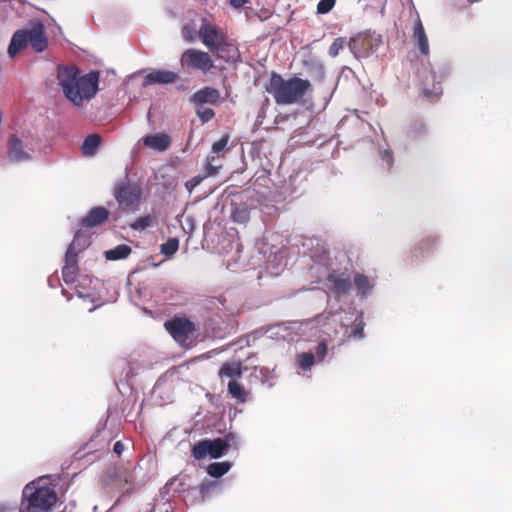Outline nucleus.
I'll use <instances>...</instances> for the list:
<instances>
[{
  "label": "nucleus",
  "mask_w": 512,
  "mask_h": 512,
  "mask_svg": "<svg viewBox=\"0 0 512 512\" xmlns=\"http://www.w3.org/2000/svg\"><path fill=\"white\" fill-rule=\"evenodd\" d=\"M99 72L91 71L80 75L75 66H59L57 80L65 97L75 106H83L85 101H90L98 92Z\"/></svg>",
  "instance_id": "f257e3e1"
},
{
  "label": "nucleus",
  "mask_w": 512,
  "mask_h": 512,
  "mask_svg": "<svg viewBox=\"0 0 512 512\" xmlns=\"http://www.w3.org/2000/svg\"><path fill=\"white\" fill-rule=\"evenodd\" d=\"M265 89L273 96L278 105H291L300 103L307 92L312 90V86L307 79L296 76L284 79L281 75L273 72Z\"/></svg>",
  "instance_id": "f03ea898"
},
{
  "label": "nucleus",
  "mask_w": 512,
  "mask_h": 512,
  "mask_svg": "<svg viewBox=\"0 0 512 512\" xmlns=\"http://www.w3.org/2000/svg\"><path fill=\"white\" fill-rule=\"evenodd\" d=\"M199 38L210 52L216 54L217 59L234 62L239 57L238 49L229 42L226 33L206 19L202 20L199 28Z\"/></svg>",
  "instance_id": "7ed1b4c3"
},
{
  "label": "nucleus",
  "mask_w": 512,
  "mask_h": 512,
  "mask_svg": "<svg viewBox=\"0 0 512 512\" xmlns=\"http://www.w3.org/2000/svg\"><path fill=\"white\" fill-rule=\"evenodd\" d=\"M57 499L52 486L41 480L30 482L23 490V503L26 504L22 512H48L55 506Z\"/></svg>",
  "instance_id": "20e7f679"
},
{
  "label": "nucleus",
  "mask_w": 512,
  "mask_h": 512,
  "mask_svg": "<svg viewBox=\"0 0 512 512\" xmlns=\"http://www.w3.org/2000/svg\"><path fill=\"white\" fill-rule=\"evenodd\" d=\"M30 45L35 52H43L48 47V38L42 23L37 22L29 29L17 30L10 41L8 54L16 56L20 51Z\"/></svg>",
  "instance_id": "39448f33"
},
{
  "label": "nucleus",
  "mask_w": 512,
  "mask_h": 512,
  "mask_svg": "<svg viewBox=\"0 0 512 512\" xmlns=\"http://www.w3.org/2000/svg\"><path fill=\"white\" fill-rule=\"evenodd\" d=\"M164 328L181 347H193L197 338L196 324L185 316H175L164 323Z\"/></svg>",
  "instance_id": "423d86ee"
},
{
  "label": "nucleus",
  "mask_w": 512,
  "mask_h": 512,
  "mask_svg": "<svg viewBox=\"0 0 512 512\" xmlns=\"http://www.w3.org/2000/svg\"><path fill=\"white\" fill-rule=\"evenodd\" d=\"M180 65L183 69L197 70L204 74L215 68L211 55L208 52L195 48H189L182 53Z\"/></svg>",
  "instance_id": "0eeeda50"
},
{
  "label": "nucleus",
  "mask_w": 512,
  "mask_h": 512,
  "mask_svg": "<svg viewBox=\"0 0 512 512\" xmlns=\"http://www.w3.org/2000/svg\"><path fill=\"white\" fill-rule=\"evenodd\" d=\"M229 443L226 439L216 438L213 440L205 439L196 443L192 448V456L201 460L206 456H210L212 458H220L225 451L228 449Z\"/></svg>",
  "instance_id": "6e6552de"
},
{
  "label": "nucleus",
  "mask_w": 512,
  "mask_h": 512,
  "mask_svg": "<svg viewBox=\"0 0 512 512\" xmlns=\"http://www.w3.org/2000/svg\"><path fill=\"white\" fill-rule=\"evenodd\" d=\"M141 196V188L128 180L120 181L114 189V197L118 204L127 208L138 205Z\"/></svg>",
  "instance_id": "1a4fd4ad"
},
{
  "label": "nucleus",
  "mask_w": 512,
  "mask_h": 512,
  "mask_svg": "<svg viewBox=\"0 0 512 512\" xmlns=\"http://www.w3.org/2000/svg\"><path fill=\"white\" fill-rule=\"evenodd\" d=\"M381 40L370 34H359L352 37L348 42V47L353 55L357 58H366L372 54L379 46Z\"/></svg>",
  "instance_id": "9d476101"
},
{
  "label": "nucleus",
  "mask_w": 512,
  "mask_h": 512,
  "mask_svg": "<svg viewBox=\"0 0 512 512\" xmlns=\"http://www.w3.org/2000/svg\"><path fill=\"white\" fill-rule=\"evenodd\" d=\"M330 290L336 298L346 295L352 288L351 277L346 272L331 270L327 274Z\"/></svg>",
  "instance_id": "9b49d317"
},
{
  "label": "nucleus",
  "mask_w": 512,
  "mask_h": 512,
  "mask_svg": "<svg viewBox=\"0 0 512 512\" xmlns=\"http://www.w3.org/2000/svg\"><path fill=\"white\" fill-rule=\"evenodd\" d=\"M178 75L170 70H153L148 73L143 80V86L154 84H169L177 80Z\"/></svg>",
  "instance_id": "f8f14e48"
},
{
  "label": "nucleus",
  "mask_w": 512,
  "mask_h": 512,
  "mask_svg": "<svg viewBox=\"0 0 512 512\" xmlns=\"http://www.w3.org/2000/svg\"><path fill=\"white\" fill-rule=\"evenodd\" d=\"M8 157L14 162L30 159L29 153L24 150L22 140L15 134L11 135L8 139Z\"/></svg>",
  "instance_id": "ddd939ff"
},
{
  "label": "nucleus",
  "mask_w": 512,
  "mask_h": 512,
  "mask_svg": "<svg viewBox=\"0 0 512 512\" xmlns=\"http://www.w3.org/2000/svg\"><path fill=\"white\" fill-rule=\"evenodd\" d=\"M144 146L153 149L155 151L163 152L166 151L171 145V138L166 133H157L146 135L142 138Z\"/></svg>",
  "instance_id": "4468645a"
},
{
  "label": "nucleus",
  "mask_w": 512,
  "mask_h": 512,
  "mask_svg": "<svg viewBox=\"0 0 512 512\" xmlns=\"http://www.w3.org/2000/svg\"><path fill=\"white\" fill-rule=\"evenodd\" d=\"M220 99V93L216 88L204 87L196 91L191 100L196 106H203L204 104H216Z\"/></svg>",
  "instance_id": "2eb2a0df"
},
{
  "label": "nucleus",
  "mask_w": 512,
  "mask_h": 512,
  "mask_svg": "<svg viewBox=\"0 0 512 512\" xmlns=\"http://www.w3.org/2000/svg\"><path fill=\"white\" fill-rule=\"evenodd\" d=\"M108 217L109 211L102 206H97L92 208L81 222L83 226L93 228L103 224Z\"/></svg>",
  "instance_id": "dca6fc26"
},
{
  "label": "nucleus",
  "mask_w": 512,
  "mask_h": 512,
  "mask_svg": "<svg viewBox=\"0 0 512 512\" xmlns=\"http://www.w3.org/2000/svg\"><path fill=\"white\" fill-rule=\"evenodd\" d=\"M413 40L416 43L420 53L424 56L429 55V43L423 24L418 17L413 27Z\"/></svg>",
  "instance_id": "f3484780"
},
{
  "label": "nucleus",
  "mask_w": 512,
  "mask_h": 512,
  "mask_svg": "<svg viewBox=\"0 0 512 512\" xmlns=\"http://www.w3.org/2000/svg\"><path fill=\"white\" fill-rule=\"evenodd\" d=\"M101 136L99 134L88 135L82 144L81 150L83 155L91 157L95 155L97 149L101 144Z\"/></svg>",
  "instance_id": "a211bd4d"
},
{
  "label": "nucleus",
  "mask_w": 512,
  "mask_h": 512,
  "mask_svg": "<svg viewBox=\"0 0 512 512\" xmlns=\"http://www.w3.org/2000/svg\"><path fill=\"white\" fill-rule=\"evenodd\" d=\"M426 133V126L421 119L413 118L406 126V135L410 139H417Z\"/></svg>",
  "instance_id": "6ab92c4d"
},
{
  "label": "nucleus",
  "mask_w": 512,
  "mask_h": 512,
  "mask_svg": "<svg viewBox=\"0 0 512 512\" xmlns=\"http://www.w3.org/2000/svg\"><path fill=\"white\" fill-rule=\"evenodd\" d=\"M242 372L243 368L240 362H225L219 370V377H240Z\"/></svg>",
  "instance_id": "aec40b11"
},
{
  "label": "nucleus",
  "mask_w": 512,
  "mask_h": 512,
  "mask_svg": "<svg viewBox=\"0 0 512 512\" xmlns=\"http://www.w3.org/2000/svg\"><path fill=\"white\" fill-rule=\"evenodd\" d=\"M131 247L125 244L116 246L115 248L105 252V257L108 260L125 259L131 253Z\"/></svg>",
  "instance_id": "412c9836"
},
{
  "label": "nucleus",
  "mask_w": 512,
  "mask_h": 512,
  "mask_svg": "<svg viewBox=\"0 0 512 512\" xmlns=\"http://www.w3.org/2000/svg\"><path fill=\"white\" fill-rule=\"evenodd\" d=\"M231 468V463L228 461L214 462L208 465L207 472L214 478H219L226 474Z\"/></svg>",
  "instance_id": "4be33fe9"
},
{
  "label": "nucleus",
  "mask_w": 512,
  "mask_h": 512,
  "mask_svg": "<svg viewBox=\"0 0 512 512\" xmlns=\"http://www.w3.org/2000/svg\"><path fill=\"white\" fill-rule=\"evenodd\" d=\"M231 218L236 223H246L250 219L249 209L245 205L235 206Z\"/></svg>",
  "instance_id": "5701e85b"
},
{
  "label": "nucleus",
  "mask_w": 512,
  "mask_h": 512,
  "mask_svg": "<svg viewBox=\"0 0 512 512\" xmlns=\"http://www.w3.org/2000/svg\"><path fill=\"white\" fill-rule=\"evenodd\" d=\"M354 285L356 286L358 292L362 295H366L372 288L369 278L366 275L360 273H357L354 276Z\"/></svg>",
  "instance_id": "b1692460"
},
{
  "label": "nucleus",
  "mask_w": 512,
  "mask_h": 512,
  "mask_svg": "<svg viewBox=\"0 0 512 512\" xmlns=\"http://www.w3.org/2000/svg\"><path fill=\"white\" fill-rule=\"evenodd\" d=\"M78 255L79 250L76 249V241L70 243L65 253L64 265L78 266Z\"/></svg>",
  "instance_id": "393cba45"
},
{
  "label": "nucleus",
  "mask_w": 512,
  "mask_h": 512,
  "mask_svg": "<svg viewBox=\"0 0 512 512\" xmlns=\"http://www.w3.org/2000/svg\"><path fill=\"white\" fill-rule=\"evenodd\" d=\"M228 391L229 393L237 400L244 402L246 401L247 394L245 389L236 381H230L228 383Z\"/></svg>",
  "instance_id": "a878e982"
},
{
  "label": "nucleus",
  "mask_w": 512,
  "mask_h": 512,
  "mask_svg": "<svg viewBox=\"0 0 512 512\" xmlns=\"http://www.w3.org/2000/svg\"><path fill=\"white\" fill-rule=\"evenodd\" d=\"M181 34L185 41L194 42L199 37V30H196L194 23H186L181 29Z\"/></svg>",
  "instance_id": "bb28decb"
},
{
  "label": "nucleus",
  "mask_w": 512,
  "mask_h": 512,
  "mask_svg": "<svg viewBox=\"0 0 512 512\" xmlns=\"http://www.w3.org/2000/svg\"><path fill=\"white\" fill-rule=\"evenodd\" d=\"M228 142H229V135L226 134L223 137H221L218 141L213 143L212 153L215 154V156L218 158L224 157Z\"/></svg>",
  "instance_id": "cd10ccee"
},
{
  "label": "nucleus",
  "mask_w": 512,
  "mask_h": 512,
  "mask_svg": "<svg viewBox=\"0 0 512 512\" xmlns=\"http://www.w3.org/2000/svg\"><path fill=\"white\" fill-rule=\"evenodd\" d=\"M178 249H179V240L177 238H169L160 247L161 253L166 256L174 255L178 251Z\"/></svg>",
  "instance_id": "c85d7f7f"
},
{
  "label": "nucleus",
  "mask_w": 512,
  "mask_h": 512,
  "mask_svg": "<svg viewBox=\"0 0 512 512\" xmlns=\"http://www.w3.org/2000/svg\"><path fill=\"white\" fill-rule=\"evenodd\" d=\"M297 363L302 370H309L315 363V356L313 353H301L297 356Z\"/></svg>",
  "instance_id": "c756f323"
},
{
  "label": "nucleus",
  "mask_w": 512,
  "mask_h": 512,
  "mask_svg": "<svg viewBox=\"0 0 512 512\" xmlns=\"http://www.w3.org/2000/svg\"><path fill=\"white\" fill-rule=\"evenodd\" d=\"M79 272L78 266L64 265L62 268V278L66 284H72L76 280V276Z\"/></svg>",
  "instance_id": "7c9ffc66"
},
{
  "label": "nucleus",
  "mask_w": 512,
  "mask_h": 512,
  "mask_svg": "<svg viewBox=\"0 0 512 512\" xmlns=\"http://www.w3.org/2000/svg\"><path fill=\"white\" fill-rule=\"evenodd\" d=\"M154 216L146 215L137 218L133 223L130 224V227L134 230H144L153 225Z\"/></svg>",
  "instance_id": "2f4dec72"
},
{
  "label": "nucleus",
  "mask_w": 512,
  "mask_h": 512,
  "mask_svg": "<svg viewBox=\"0 0 512 512\" xmlns=\"http://www.w3.org/2000/svg\"><path fill=\"white\" fill-rule=\"evenodd\" d=\"M217 158L218 157H216L215 155H210L207 157L206 164H205V176L206 177L214 176L218 173V170L221 167V164L215 163Z\"/></svg>",
  "instance_id": "473e14b6"
},
{
  "label": "nucleus",
  "mask_w": 512,
  "mask_h": 512,
  "mask_svg": "<svg viewBox=\"0 0 512 512\" xmlns=\"http://www.w3.org/2000/svg\"><path fill=\"white\" fill-rule=\"evenodd\" d=\"M196 114L201 119L202 123H207L215 117L213 109L204 108L203 106H196Z\"/></svg>",
  "instance_id": "72a5a7b5"
},
{
  "label": "nucleus",
  "mask_w": 512,
  "mask_h": 512,
  "mask_svg": "<svg viewBox=\"0 0 512 512\" xmlns=\"http://www.w3.org/2000/svg\"><path fill=\"white\" fill-rule=\"evenodd\" d=\"M345 43H346L345 38H342V37L336 38L329 47V51H328L329 55L331 57L338 56L340 50H342L344 48Z\"/></svg>",
  "instance_id": "f704fd0d"
},
{
  "label": "nucleus",
  "mask_w": 512,
  "mask_h": 512,
  "mask_svg": "<svg viewBox=\"0 0 512 512\" xmlns=\"http://www.w3.org/2000/svg\"><path fill=\"white\" fill-rule=\"evenodd\" d=\"M335 4L336 0H320L317 4V13L327 14L334 8Z\"/></svg>",
  "instance_id": "c9c22d12"
},
{
  "label": "nucleus",
  "mask_w": 512,
  "mask_h": 512,
  "mask_svg": "<svg viewBox=\"0 0 512 512\" xmlns=\"http://www.w3.org/2000/svg\"><path fill=\"white\" fill-rule=\"evenodd\" d=\"M76 241V249L79 250V253L88 246V240L87 238L82 235L80 232H77L72 240L71 243H74Z\"/></svg>",
  "instance_id": "e433bc0d"
},
{
  "label": "nucleus",
  "mask_w": 512,
  "mask_h": 512,
  "mask_svg": "<svg viewBox=\"0 0 512 512\" xmlns=\"http://www.w3.org/2000/svg\"><path fill=\"white\" fill-rule=\"evenodd\" d=\"M76 241V249L79 250V253L88 246V240L87 238L82 235L80 232H77L72 240L71 243H74Z\"/></svg>",
  "instance_id": "4c0bfd02"
},
{
  "label": "nucleus",
  "mask_w": 512,
  "mask_h": 512,
  "mask_svg": "<svg viewBox=\"0 0 512 512\" xmlns=\"http://www.w3.org/2000/svg\"><path fill=\"white\" fill-rule=\"evenodd\" d=\"M205 178H206L205 174L204 175H197V176L191 178L190 180H188L185 183L186 189L189 192H192Z\"/></svg>",
  "instance_id": "58836bf2"
},
{
  "label": "nucleus",
  "mask_w": 512,
  "mask_h": 512,
  "mask_svg": "<svg viewBox=\"0 0 512 512\" xmlns=\"http://www.w3.org/2000/svg\"><path fill=\"white\" fill-rule=\"evenodd\" d=\"M328 352V347L325 342H320L316 347L315 357H317L318 361H322Z\"/></svg>",
  "instance_id": "ea45409f"
},
{
  "label": "nucleus",
  "mask_w": 512,
  "mask_h": 512,
  "mask_svg": "<svg viewBox=\"0 0 512 512\" xmlns=\"http://www.w3.org/2000/svg\"><path fill=\"white\" fill-rule=\"evenodd\" d=\"M382 160L387 163L388 168H391L393 165V153L390 150H385L382 153Z\"/></svg>",
  "instance_id": "a19ab883"
},
{
  "label": "nucleus",
  "mask_w": 512,
  "mask_h": 512,
  "mask_svg": "<svg viewBox=\"0 0 512 512\" xmlns=\"http://www.w3.org/2000/svg\"><path fill=\"white\" fill-rule=\"evenodd\" d=\"M113 451L115 454L120 456L122 454V452L124 451V444L121 441H117L114 444Z\"/></svg>",
  "instance_id": "79ce46f5"
},
{
  "label": "nucleus",
  "mask_w": 512,
  "mask_h": 512,
  "mask_svg": "<svg viewBox=\"0 0 512 512\" xmlns=\"http://www.w3.org/2000/svg\"><path fill=\"white\" fill-rule=\"evenodd\" d=\"M449 74V68L446 66H443L439 68V80L438 83H440L447 75Z\"/></svg>",
  "instance_id": "37998d69"
},
{
  "label": "nucleus",
  "mask_w": 512,
  "mask_h": 512,
  "mask_svg": "<svg viewBox=\"0 0 512 512\" xmlns=\"http://www.w3.org/2000/svg\"><path fill=\"white\" fill-rule=\"evenodd\" d=\"M248 2L249 0H230V4L237 9L243 7Z\"/></svg>",
  "instance_id": "c03bdc74"
},
{
  "label": "nucleus",
  "mask_w": 512,
  "mask_h": 512,
  "mask_svg": "<svg viewBox=\"0 0 512 512\" xmlns=\"http://www.w3.org/2000/svg\"><path fill=\"white\" fill-rule=\"evenodd\" d=\"M436 240H437V239H436L435 237H433V238H431V239H430V238L423 239V240H421V241H420V243H419V248H420V249H425V248H427V243H432V244H434V243L436 242Z\"/></svg>",
  "instance_id": "a18cd8bd"
},
{
  "label": "nucleus",
  "mask_w": 512,
  "mask_h": 512,
  "mask_svg": "<svg viewBox=\"0 0 512 512\" xmlns=\"http://www.w3.org/2000/svg\"><path fill=\"white\" fill-rule=\"evenodd\" d=\"M353 335L354 336H358V337H362L363 336V327H356L353 330Z\"/></svg>",
  "instance_id": "49530a36"
},
{
  "label": "nucleus",
  "mask_w": 512,
  "mask_h": 512,
  "mask_svg": "<svg viewBox=\"0 0 512 512\" xmlns=\"http://www.w3.org/2000/svg\"><path fill=\"white\" fill-rule=\"evenodd\" d=\"M434 89H435V91H436V92H435V94H436V95H438V94H441V93H442V91H441V87H439V88L434 87Z\"/></svg>",
  "instance_id": "de8ad7c7"
},
{
  "label": "nucleus",
  "mask_w": 512,
  "mask_h": 512,
  "mask_svg": "<svg viewBox=\"0 0 512 512\" xmlns=\"http://www.w3.org/2000/svg\"><path fill=\"white\" fill-rule=\"evenodd\" d=\"M430 94H431V92H430L429 90H425V91H424V95H425L426 97H430Z\"/></svg>",
  "instance_id": "09e8293b"
},
{
  "label": "nucleus",
  "mask_w": 512,
  "mask_h": 512,
  "mask_svg": "<svg viewBox=\"0 0 512 512\" xmlns=\"http://www.w3.org/2000/svg\"><path fill=\"white\" fill-rule=\"evenodd\" d=\"M8 510H9V508H6V507H0V512H6V511H8Z\"/></svg>",
  "instance_id": "8fccbe9b"
},
{
  "label": "nucleus",
  "mask_w": 512,
  "mask_h": 512,
  "mask_svg": "<svg viewBox=\"0 0 512 512\" xmlns=\"http://www.w3.org/2000/svg\"><path fill=\"white\" fill-rule=\"evenodd\" d=\"M480 0H468V2L470 3H475V2H479Z\"/></svg>",
  "instance_id": "3c124183"
},
{
  "label": "nucleus",
  "mask_w": 512,
  "mask_h": 512,
  "mask_svg": "<svg viewBox=\"0 0 512 512\" xmlns=\"http://www.w3.org/2000/svg\"><path fill=\"white\" fill-rule=\"evenodd\" d=\"M432 73L434 74V79H436V76H435L436 71L434 69H432Z\"/></svg>",
  "instance_id": "603ef678"
}]
</instances>
